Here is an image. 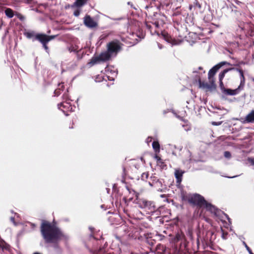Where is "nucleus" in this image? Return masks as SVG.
<instances>
[{
  "instance_id": "obj_22",
  "label": "nucleus",
  "mask_w": 254,
  "mask_h": 254,
  "mask_svg": "<svg viewBox=\"0 0 254 254\" xmlns=\"http://www.w3.org/2000/svg\"><path fill=\"white\" fill-rule=\"evenodd\" d=\"M69 107L70 105H69V103H67V102H63L58 104L59 108L60 110H62L63 112H64V109H67L69 108Z\"/></svg>"
},
{
  "instance_id": "obj_47",
  "label": "nucleus",
  "mask_w": 254,
  "mask_h": 254,
  "mask_svg": "<svg viewBox=\"0 0 254 254\" xmlns=\"http://www.w3.org/2000/svg\"><path fill=\"white\" fill-rule=\"evenodd\" d=\"M198 69H199V70H202V67L201 66H199V67H198Z\"/></svg>"
},
{
  "instance_id": "obj_12",
  "label": "nucleus",
  "mask_w": 254,
  "mask_h": 254,
  "mask_svg": "<svg viewBox=\"0 0 254 254\" xmlns=\"http://www.w3.org/2000/svg\"><path fill=\"white\" fill-rule=\"evenodd\" d=\"M148 183L151 187H157L161 184L158 178L155 176H151L148 180Z\"/></svg>"
},
{
  "instance_id": "obj_18",
  "label": "nucleus",
  "mask_w": 254,
  "mask_h": 254,
  "mask_svg": "<svg viewBox=\"0 0 254 254\" xmlns=\"http://www.w3.org/2000/svg\"><path fill=\"white\" fill-rule=\"evenodd\" d=\"M162 35L164 38V39L167 41L168 43H170L172 44H174L175 40L173 39L171 36L168 34L167 32H162Z\"/></svg>"
},
{
  "instance_id": "obj_11",
  "label": "nucleus",
  "mask_w": 254,
  "mask_h": 254,
  "mask_svg": "<svg viewBox=\"0 0 254 254\" xmlns=\"http://www.w3.org/2000/svg\"><path fill=\"white\" fill-rule=\"evenodd\" d=\"M35 40L40 42L42 44H47L49 42L48 35L45 34H37L35 35Z\"/></svg>"
},
{
  "instance_id": "obj_44",
  "label": "nucleus",
  "mask_w": 254,
  "mask_h": 254,
  "mask_svg": "<svg viewBox=\"0 0 254 254\" xmlns=\"http://www.w3.org/2000/svg\"><path fill=\"white\" fill-rule=\"evenodd\" d=\"M63 97L64 98H65L66 100L68 99V97H67V93H64V94L63 95Z\"/></svg>"
},
{
  "instance_id": "obj_14",
  "label": "nucleus",
  "mask_w": 254,
  "mask_h": 254,
  "mask_svg": "<svg viewBox=\"0 0 254 254\" xmlns=\"http://www.w3.org/2000/svg\"><path fill=\"white\" fill-rule=\"evenodd\" d=\"M240 89L238 87L235 89L225 88L222 93L226 95H235L239 93Z\"/></svg>"
},
{
  "instance_id": "obj_33",
  "label": "nucleus",
  "mask_w": 254,
  "mask_h": 254,
  "mask_svg": "<svg viewBox=\"0 0 254 254\" xmlns=\"http://www.w3.org/2000/svg\"><path fill=\"white\" fill-rule=\"evenodd\" d=\"M214 234V232L212 231H207V235H211V237L210 238V241H211L213 239L214 240L215 239V236H214V238H213V236Z\"/></svg>"
},
{
  "instance_id": "obj_16",
  "label": "nucleus",
  "mask_w": 254,
  "mask_h": 254,
  "mask_svg": "<svg viewBox=\"0 0 254 254\" xmlns=\"http://www.w3.org/2000/svg\"><path fill=\"white\" fill-rule=\"evenodd\" d=\"M184 172L180 170L177 169L175 172V176L177 180V182L180 183L182 180V177Z\"/></svg>"
},
{
  "instance_id": "obj_36",
  "label": "nucleus",
  "mask_w": 254,
  "mask_h": 254,
  "mask_svg": "<svg viewBox=\"0 0 254 254\" xmlns=\"http://www.w3.org/2000/svg\"><path fill=\"white\" fill-rule=\"evenodd\" d=\"M157 160V165H159V162L162 161L161 158L158 155H156L154 157Z\"/></svg>"
},
{
  "instance_id": "obj_38",
  "label": "nucleus",
  "mask_w": 254,
  "mask_h": 254,
  "mask_svg": "<svg viewBox=\"0 0 254 254\" xmlns=\"http://www.w3.org/2000/svg\"><path fill=\"white\" fill-rule=\"evenodd\" d=\"M57 37V35H51L48 36V39L49 40V41L51 40L54 39Z\"/></svg>"
},
{
  "instance_id": "obj_4",
  "label": "nucleus",
  "mask_w": 254,
  "mask_h": 254,
  "mask_svg": "<svg viewBox=\"0 0 254 254\" xmlns=\"http://www.w3.org/2000/svg\"><path fill=\"white\" fill-rule=\"evenodd\" d=\"M123 44L118 40H114L107 45V51L111 55H117L122 49Z\"/></svg>"
},
{
  "instance_id": "obj_10",
  "label": "nucleus",
  "mask_w": 254,
  "mask_h": 254,
  "mask_svg": "<svg viewBox=\"0 0 254 254\" xmlns=\"http://www.w3.org/2000/svg\"><path fill=\"white\" fill-rule=\"evenodd\" d=\"M235 70L238 71L240 75V84L238 86V89H243L245 86L246 80L244 71L242 68H235Z\"/></svg>"
},
{
  "instance_id": "obj_15",
  "label": "nucleus",
  "mask_w": 254,
  "mask_h": 254,
  "mask_svg": "<svg viewBox=\"0 0 254 254\" xmlns=\"http://www.w3.org/2000/svg\"><path fill=\"white\" fill-rule=\"evenodd\" d=\"M99 56L101 62H106L110 59L112 55L107 51L101 53Z\"/></svg>"
},
{
  "instance_id": "obj_19",
  "label": "nucleus",
  "mask_w": 254,
  "mask_h": 254,
  "mask_svg": "<svg viewBox=\"0 0 254 254\" xmlns=\"http://www.w3.org/2000/svg\"><path fill=\"white\" fill-rule=\"evenodd\" d=\"M64 89V86L63 83H61L58 84V87L55 90L54 93L56 96H58L61 93V91H63Z\"/></svg>"
},
{
  "instance_id": "obj_42",
  "label": "nucleus",
  "mask_w": 254,
  "mask_h": 254,
  "mask_svg": "<svg viewBox=\"0 0 254 254\" xmlns=\"http://www.w3.org/2000/svg\"><path fill=\"white\" fill-rule=\"evenodd\" d=\"M43 47L44 49L47 51L48 50V47L47 46V44H42Z\"/></svg>"
},
{
  "instance_id": "obj_30",
  "label": "nucleus",
  "mask_w": 254,
  "mask_h": 254,
  "mask_svg": "<svg viewBox=\"0 0 254 254\" xmlns=\"http://www.w3.org/2000/svg\"><path fill=\"white\" fill-rule=\"evenodd\" d=\"M25 35L28 38H31L33 37H35V35L34 34V33L33 32H26L25 33Z\"/></svg>"
},
{
  "instance_id": "obj_6",
  "label": "nucleus",
  "mask_w": 254,
  "mask_h": 254,
  "mask_svg": "<svg viewBox=\"0 0 254 254\" xmlns=\"http://www.w3.org/2000/svg\"><path fill=\"white\" fill-rule=\"evenodd\" d=\"M225 64L230 65V64L227 62H222L215 65L212 68H211L209 70L208 74V78L209 81H215V79L214 77L215 74L222 66Z\"/></svg>"
},
{
  "instance_id": "obj_46",
  "label": "nucleus",
  "mask_w": 254,
  "mask_h": 254,
  "mask_svg": "<svg viewBox=\"0 0 254 254\" xmlns=\"http://www.w3.org/2000/svg\"><path fill=\"white\" fill-rule=\"evenodd\" d=\"M10 220L12 222H14V220H15V218L14 217H10Z\"/></svg>"
},
{
  "instance_id": "obj_43",
  "label": "nucleus",
  "mask_w": 254,
  "mask_h": 254,
  "mask_svg": "<svg viewBox=\"0 0 254 254\" xmlns=\"http://www.w3.org/2000/svg\"><path fill=\"white\" fill-rule=\"evenodd\" d=\"M247 249L250 254H254L249 247L247 246Z\"/></svg>"
},
{
  "instance_id": "obj_20",
  "label": "nucleus",
  "mask_w": 254,
  "mask_h": 254,
  "mask_svg": "<svg viewBox=\"0 0 254 254\" xmlns=\"http://www.w3.org/2000/svg\"><path fill=\"white\" fill-rule=\"evenodd\" d=\"M88 0H76L73 3V5L77 7H82L85 5Z\"/></svg>"
},
{
  "instance_id": "obj_28",
  "label": "nucleus",
  "mask_w": 254,
  "mask_h": 254,
  "mask_svg": "<svg viewBox=\"0 0 254 254\" xmlns=\"http://www.w3.org/2000/svg\"><path fill=\"white\" fill-rule=\"evenodd\" d=\"M145 26H146V28L148 29V30L150 31V33L152 34H153L154 33H155L156 32V30H155L154 31H152V26L150 24L149 22H146L145 23Z\"/></svg>"
},
{
  "instance_id": "obj_9",
  "label": "nucleus",
  "mask_w": 254,
  "mask_h": 254,
  "mask_svg": "<svg viewBox=\"0 0 254 254\" xmlns=\"http://www.w3.org/2000/svg\"><path fill=\"white\" fill-rule=\"evenodd\" d=\"M151 4H154L157 7H163L166 6L168 7L170 5V2L166 1L165 0H149Z\"/></svg>"
},
{
  "instance_id": "obj_34",
  "label": "nucleus",
  "mask_w": 254,
  "mask_h": 254,
  "mask_svg": "<svg viewBox=\"0 0 254 254\" xmlns=\"http://www.w3.org/2000/svg\"><path fill=\"white\" fill-rule=\"evenodd\" d=\"M219 86L222 92L225 89V87L222 80H219Z\"/></svg>"
},
{
  "instance_id": "obj_8",
  "label": "nucleus",
  "mask_w": 254,
  "mask_h": 254,
  "mask_svg": "<svg viewBox=\"0 0 254 254\" xmlns=\"http://www.w3.org/2000/svg\"><path fill=\"white\" fill-rule=\"evenodd\" d=\"M136 203L138 206L142 208L148 209V210L152 211L154 210L151 209V207L153 206V203L151 201H149L144 198H137Z\"/></svg>"
},
{
  "instance_id": "obj_1",
  "label": "nucleus",
  "mask_w": 254,
  "mask_h": 254,
  "mask_svg": "<svg viewBox=\"0 0 254 254\" xmlns=\"http://www.w3.org/2000/svg\"><path fill=\"white\" fill-rule=\"evenodd\" d=\"M40 232L45 243L54 245L55 249L59 248V242L66 238V235L57 225L54 220L52 222L42 220L40 225Z\"/></svg>"
},
{
  "instance_id": "obj_37",
  "label": "nucleus",
  "mask_w": 254,
  "mask_h": 254,
  "mask_svg": "<svg viewBox=\"0 0 254 254\" xmlns=\"http://www.w3.org/2000/svg\"><path fill=\"white\" fill-rule=\"evenodd\" d=\"M80 13V10L79 9H76L75 10L74 12H73V14L75 16H78L79 15Z\"/></svg>"
},
{
  "instance_id": "obj_29",
  "label": "nucleus",
  "mask_w": 254,
  "mask_h": 254,
  "mask_svg": "<svg viewBox=\"0 0 254 254\" xmlns=\"http://www.w3.org/2000/svg\"><path fill=\"white\" fill-rule=\"evenodd\" d=\"M149 173L148 172H145L142 173L141 175V180L143 181H146L148 178Z\"/></svg>"
},
{
  "instance_id": "obj_26",
  "label": "nucleus",
  "mask_w": 254,
  "mask_h": 254,
  "mask_svg": "<svg viewBox=\"0 0 254 254\" xmlns=\"http://www.w3.org/2000/svg\"><path fill=\"white\" fill-rule=\"evenodd\" d=\"M0 248H1L3 251L4 250L9 251L10 250V246L5 243L0 244Z\"/></svg>"
},
{
  "instance_id": "obj_7",
  "label": "nucleus",
  "mask_w": 254,
  "mask_h": 254,
  "mask_svg": "<svg viewBox=\"0 0 254 254\" xmlns=\"http://www.w3.org/2000/svg\"><path fill=\"white\" fill-rule=\"evenodd\" d=\"M83 23L88 28L93 29L98 26L97 22L95 21L89 15L86 14L83 18Z\"/></svg>"
},
{
  "instance_id": "obj_13",
  "label": "nucleus",
  "mask_w": 254,
  "mask_h": 254,
  "mask_svg": "<svg viewBox=\"0 0 254 254\" xmlns=\"http://www.w3.org/2000/svg\"><path fill=\"white\" fill-rule=\"evenodd\" d=\"M243 123H254V110H252L248 114L245 118Z\"/></svg>"
},
{
  "instance_id": "obj_2",
  "label": "nucleus",
  "mask_w": 254,
  "mask_h": 254,
  "mask_svg": "<svg viewBox=\"0 0 254 254\" xmlns=\"http://www.w3.org/2000/svg\"><path fill=\"white\" fill-rule=\"evenodd\" d=\"M181 197L183 201H187L192 206H196L198 209L205 208L206 211L211 213L215 215L217 214L218 209L198 193L187 194L186 192L182 191L181 193Z\"/></svg>"
},
{
  "instance_id": "obj_3",
  "label": "nucleus",
  "mask_w": 254,
  "mask_h": 254,
  "mask_svg": "<svg viewBox=\"0 0 254 254\" xmlns=\"http://www.w3.org/2000/svg\"><path fill=\"white\" fill-rule=\"evenodd\" d=\"M177 254H189L187 251V240L185 234L182 232H178L174 238Z\"/></svg>"
},
{
  "instance_id": "obj_17",
  "label": "nucleus",
  "mask_w": 254,
  "mask_h": 254,
  "mask_svg": "<svg viewBox=\"0 0 254 254\" xmlns=\"http://www.w3.org/2000/svg\"><path fill=\"white\" fill-rule=\"evenodd\" d=\"M100 62H101V61L100 60L99 56H94L90 59V62L88 63V64H89L90 66H92L94 64H96Z\"/></svg>"
},
{
  "instance_id": "obj_24",
  "label": "nucleus",
  "mask_w": 254,
  "mask_h": 254,
  "mask_svg": "<svg viewBox=\"0 0 254 254\" xmlns=\"http://www.w3.org/2000/svg\"><path fill=\"white\" fill-rule=\"evenodd\" d=\"M5 14L8 18H12L14 16L13 11L10 8H7L5 10Z\"/></svg>"
},
{
  "instance_id": "obj_45",
  "label": "nucleus",
  "mask_w": 254,
  "mask_h": 254,
  "mask_svg": "<svg viewBox=\"0 0 254 254\" xmlns=\"http://www.w3.org/2000/svg\"><path fill=\"white\" fill-rule=\"evenodd\" d=\"M126 168L125 167H123V174H126Z\"/></svg>"
},
{
  "instance_id": "obj_40",
  "label": "nucleus",
  "mask_w": 254,
  "mask_h": 254,
  "mask_svg": "<svg viewBox=\"0 0 254 254\" xmlns=\"http://www.w3.org/2000/svg\"><path fill=\"white\" fill-rule=\"evenodd\" d=\"M249 162L251 164V165L254 166V158H250L248 159Z\"/></svg>"
},
{
  "instance_id": "obj_5",
  "label": "nucleus",
  "mask_w": 254,
  "mask_h": 254,
  "mask_svg": "<svg viewBox=\"0 0 254 254\" xmlns=\"http://www.w3.org/2000/svg\"><path fill=\"white\" fill-rule=\"evenodd\" d=\"M196 78L198 79V82L199 86L200 88L206 89L210 91L214 90L216 88V85L215 83V81H209V83L201 81L200 77L199 75L195 76Z\"/></svg>"
},
{
  "instance_id": "obj_31",
  "label": "nucleus",
  "mask_w": 254,
  "mask_h": 254,
  "mask_svg": "<svg viewBox=\"0 0 254 254\" xmlns=\"http://www.w3.org/2000/svg\"><path fill=\"white\" fill-rule=\"evenodd\" d=\"M15 15L17 16V17L21 21H23L25 19V17L24 16L22 15L21 13H18V12H16L15 13Z\"/></svg>"
},
{
  "instance_id": "obj_35",
  "label": "nucleus",
  "mask_w": 254,
  "mask_h": 254,
  "mask_svg": "<svg viewBox=\"0 0 254 254\" xmlns=\"http://www.w3.org/2000/svg\"><path fill=\"white\" fill-rule=\"evenodd\" d=\"M109 33H103L100 36V39L103 40L106 39L109 35Z\"/></svg>"
},
{
  "instance_id": "obj_39",
  "label": "nucleus",
  "mask_w": 254,
  "mask_h": 254,
  "mask_svg": "<svg viewBox=\"0 0 254 254\" xmlns=\"http://www.w3.org/2000/svg\"><path fill=\"white\" fill-rule=\"evenodd\" d=\"M222 122H212L211 123V124L213 126H219L220 125L222 124Z\"/></svg>"
},
{
  "instance_id": "obj_25",
  "label": "nucleus",
  "mask_w": 254,
  "mask_h": 254,
  "mask_svg": "<svg viewBox=\"0 0 254 254\" xmlns=\"http://www.w3.org/2000/svg\"><path fill=\"white\" fill-rule=\"evenodd\" d=\"M152 23L155 25L156 28H158L161 25H163L164 23V22L162 19H157L156 21Z\"/></svg>"
},
{
  "instance_id": "obj_27",
  "label": "nucleus",
  "mask_w": 254,
  "mask_h": 254,
  "mask_svg": "<svg viewBox=\"0 0 254 254\" xmlns=\"http://www.w3.org/2000/svg\"><path fill=\"white\" fill-rule=\"evenodd\" d=\"M221 231L222 233L221 237L223 240H226L227 239V236L228 235V233L225 231L222 228H221Z\"/></svg>"
},
{
  "instance_id": "obj_48",
  "label": "nucleus",
  "mask_w": 254,
  "mask_h": 254,
  "mask_svg": "<svg viewBox=\"0 0 254 254\" xmlns=\"http://www.w3.org/2000/svg\"><path fill=\"white\" fill-rule=\"evenodd\" d=\"M33 254H41L39 253H34Z\"/></svg>"
},
{
  "instance_id": "obj_21",
  "label": "nucleus",
  "mask_w": 254,
  "mask_h": 254,
  "mask_svg": "<svg viewBox=\"0 0 254 254\" xmlns=\"http://www.w3.org/2000/svg\"><path fill=\"white\" fill-rule=\"evenodd\" d=\"M235 69L234 67L228 68L224 69L223 71L220 72L219 74V80H222L223 78L224 77L225 74L229 71L233 70Z\"/></svg>"
},
{
  "instance_id": "obj_41",
  "label": "nucleus",
  "mask_w": 254,
  "mask_h": 254,
  "mask_svg": "<svg viewBox=\"0 0 254 254\" xmlns=\"http://www.w3.org/2000/svg\"><path fill=\"white\" fill-rule=\"evenodd\" d=\"M159 165L162 168H163L164 166H166V165H164V162L162 160V161L159 162Z\"/></svg>"
},
{
  "instance_id": "obj_32",
  "label": "nucleus",
  "mask_w": 254,
  "mask_h": 254,
  "mask_svg": "<svg viewBox=\"0 0 254 254\" xmlns=\"http://www.w3.org/2000/svg\"><path fill=\"white\" fill-rule=\"evenodd\" d=\"M224 156L225 158L227 159H230L232 157L231 153L228 151H226L224 152Z\"/></svg>"
},
{
  "instance_id": "obj_23",
  "label": "nucleus",
  "mask_w": 254,
  "mask_h": 254,
  "mask_svg": "<svg viewBox=\"0 0 254 254\" xmlns=\"http://www.w3.org/2000/svg\"><path fill=\"white\" fill-rule=\"evenodd\" d=\"M152 147L156 153L160 152V146L158 141H154L153 142Z\"/></svg>"
}]
</instances>
